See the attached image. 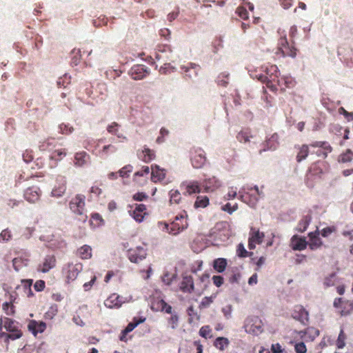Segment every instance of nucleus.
I'll use <instances>...</instances> for the list:
<instances>
[{"label":"nucleus","instance_id":"obj_1","mask_svg":"<svg viewBox=\"0 0 353 353\" xmlns=\"http://www.w3.org/2000/svg\"><path fill=\"white\" fill-rule=\"evenodd\" d=\"M187 218L188 214L185 211H183L181 214L176 216L174 220L170 224L166 223H159V224L163 226V230L176 235L188 228Z\"/></svg>","mask_w":353,"mask_h":353},{"label":"nucleus","instance_id":"obj_2","mask_svg":"<svg viewBox=\"0 0 353 353\" xmlns=\"http://www.w3.org/2000/svg\"><path fill=\"white\" fill-rule=\"evenodd\" d=\"M85 196L83 194H77L69 203V206L72 212L79 216V220L85 223L87 221L88 216L85 209Z\"/></svg>","mask_w":353,"mask_h":353},{"label":"nucleus","instance_id":"obj_3","mask_svg":"<svg viewBox=\"0 0 353 353\" xmlns=\"http://www.w3.org/2000/svg\"><path fill=\"white\" fill-rule=\"evenodd\" d=\"M4 328L8 332H6V343H9L10 340L14 341L19 339L23 335V332L19 327V323L8 317H5Z\"/></svg>","mask_w":353,"mask_h":353},{"label":"nucleus","instance_id":"obj_4","mask_svg":"<svg viewBox=\"0 0 353 353\" xmlns=\"http://www.w3.org/2000/svg\"><path fill=\"white\" fill-rule=\"evenodd\" d=\"M83 270V265L81 263H68L63 268L62 272L65 276L67 282L74 281L79 274Z\"/></svg>","mask_w":353,"mask_h":353},{"label":"nucleus","instance_id":"obj_5","mask_svg":"<svg viewBox=\"0 0 353 353\" xmlns=\"http://www.w3.org/2000/svg\"><path fill=\"white\" fill-rule=\"evenodd\" d=\"M190 161L194 168H203L207 161L205 151L201 148H192L190 150Z\"/></svg>","mask_w":353,"mask_h":353},{"label":"nucleus","instance_id":"obj_6","mask_svg":"<svg viewBox=\"0 0 353 353\" xmlns=\"http://www.w3.org/2000/svg\"><path fill=\"white\" fill-rule=\"evenodd\" d=\"M57 259L54 254H47L37 266V271L42 273H47L55 268Z\"/></svg>","mask_w":353,"mask_h":353},{"label":"nucleus","instance_id":"obj_7","mask_svg":"<svg viewBox=\"0 0 353 353\" xmlns=\"http://www.w3.org/2000/svg\"><path fill=\"white\" fill-rule=\"evenodd\" d=\"M310 148H316V150L312 151L311 153H315L318 157L325 159L327 154L332 152V147L325 141H315L310 144Z\"/></svg>","mask_w":353,"mask_h":353},{"label":"nucleus","instance_id":"obj_8","mask_svg":"<svg viewBox=\"0 0 353 353\" xmlns=\"http://www.w3.org/2000/svg\"><path fill=\"white\" fill-rule=\"evenodd\" d=\"M127 256L132 263H138L145 259L147 252L144 248L138 246L135 248L129 249Z\"/></svg>","mask_w":353,"mask_h":353},{"label":"nucleus","instance_id":"obj_9","mask_svg":"<svg viewBox=\"0 0 353 353\" xmlns=\"http://www.w3.org/2000/svg\"><path fill=\"white\" fill-rule=\"evenodd\" d=\"M279 45V49L284 57H296L297 50L293 46L290 45L285 36L280 39Z\"/></svg>","mask_w":353,"mask_h":353},{"label":"nucleus","instance_id":"obj_10","mask_svg":"<svg viewBox=\"0 0 353 353\" xmlns=\"http://www.w3.org/2000/svg\"><path fill=\"white\" fill-rule=\"evenodd\" d=\"M131 208H134V209L129 211L130 215L137 222H142L145 216L148 214L145 205L136 203Z\"/></svg>","mask_w":353,"mask_h":353},{"label":"nucleus","instance_id":"obj_11","mask_svg":"<svg viewBox=\"0 0 353 353\" xmlns=\"http://www.w3.org/2000/svg\"><path fill=\"white\" fill-rule=\"evenodd\" d=\"M148 74V68L144 65H135L129 71V74L134 80L142 79Z\"/></svg>","mask_w":353,"mask_h":353},{"label":"nucleus","instance_id":"obj_12","mask_svg":"<svg viewBox=\"0 0 353 353\" xmlns=\"http://www.w3.org/2000/svg\"><path fill=\"white\" fill-rule=\"evenodd\" d=\"M66 190V179L63 176L59 175L56 178V184L52 189V194L55 196H62Z\"/></svg>","mask_w":353,"mask_h":353},{"label":"nucleus","instance_id":"obj_13","mask_svg":"<svg viewBox=\"0 0 353 353\" xmlns=\"http://www.w3.org/2000/svg\"><path fill=\"white\" fill-rule=\"evenodd\" d=\"M276 87H279L281 92H285L287 88L290 89L295 86L296 81L290 76H283L276 81Z\"/></svg>","mask_w":353,"mask_h":353},{"label":"nucleus","instance_id":"obj_14","mask_svg":"<svg viewBox=\"0 0 353 353\" xmlns=\"http://www.w3.org/2000/svg\"><path fill=\"white\" fill-rule=\"evenodd\" d=\"M279 135L277 133H274L271 137L265 140L263 143V148L259 150V153L267 150H274L279 145Z\"/></svg>","mask_w":353,"mask_h":353},{"label":"nucleus","instance_id":"obj_15","mask_svg":"<svg viewBox=\"0 0 353 353\" xmlns=\"http://www.w3.org/2000/svg\"><path fill=\"white\" fill-rule=\"evenodd\" d=\"M221 182L215 176L205 179L202 182V186L205 192H214L221 186Z\"/></svg>","mask_w":353,"mask_h":353},{"label":"nucleus","instance_id":"obj_16","mask_svg":"<svg viewBox=\"0 0 353 353\" xmlns=\"http://www.w3.org/2000/svg\"><path fill=\"white\" fill-rule=\"evenodd\" d=\"M28 330L36 336L39 333H43L46 329V323L43 321L30 320L28 324Z\"/></svg>","mask_w":353,"mask_h":353},{"label":"nucleus","instance_id":"obj_17","mask_svg":"<svg viewBox=\"0 0 353 353\" xmlns=\"http://www.w3.org/2000/svg\"><path fill=\"white\" fill-rule=\"evenodd\" d=\"M41 191L39 188L32 186L27 188L24 192V198L30 203H35L40 198Z\"/></svg>","mask_w":353,"mask_h":353},{"label":"nucleus","instance_id":"obj_18","mask_svg":"<svg viewBox=\"0 0 353 353\" xmlns=\"http://www.w3.org/2000/svg\"><path fill=\"white\" fill-rule=\"evenodd\" d=\"M319 236V232L318 230L308 234L309 241L307 242V245L310 250H317L323 245V241Z\"/></svg>","mask_w":353,"mask_h":353},{"label":"nucleus","instance_id":"obj_19","mask_svg":"<svg viewBox=\"0 0 353 353\" xmlns=\"http://www.w3.org/2000/svg\"><path fill=\"white\" fill-rule=\"evenodd\" d=\"M307 241L305 238L300 237L298 235H294L290 240V246L293 250L301 251L306 248Z\"/></svg>","mask_w":353,"mask_h":353},{"label":"nucleus","instance_id":"obj_20","mask_svg":"<svg viewBox=\"0 0 353 353\" xmlns=\"http://www.w3.org/2000/svg\"><path fill=\"white\" fill-rule=\"evenodd\" d=\"M251 77L253 79H256L259 81L265 83L268 88H269L272 92L277 91V87L275 83H272V79H269L268 77L263 74H257L256 72H252L250 73Z\"/></svg>","mask_w":353,"mask_h":353},{"label":"nucleus","instance_id":"obj_21","mask_svg":"<svg viewBox=\"0 0 353 353\" xmlns=\"http://www.w3.org/2000/svg\"><path fill=\"white\" fill-rule=\"evenodd\" d=\"M151 170V179L153 182L162 181L165 178V170L160 168L159 165H152Z\"/></svg>","mask_w":353,"mask_h":353},{"label":"nucleus","instance_id":"obj_22","mask_svg":"<svg viewBox=\"0 0 353 353\" xmlns=\"http://www.w3.org/2000/svg\"><path fill=\"white\" fill-rule=\"evenodd\" d=\"M180 290L185 293H191L194 290V279L192 276H185L180 284Z\"/></svg>","mask_w":353,"mask_h":353},{"label":"nucleus","instance_id":"obj_23","mask_svg":"<svg viewBox=\"0 0 353 353\" xmlns=\"http://www.w3.org/2000/svg\"><path fill=\"white\" fill-rule=\"evenodd\" d=\"M122 303L121 297L118 294H112L106 300H105L104 305L108 308L113 309L120 307Z\"/></svg>","mask_w":353,"mask_h":353},{"label":"nucleus","instance_id":"obj_24","mask_svg":"<svg viewBox=\"0 0 353 353\" xmlns=\"http://www.w3.org/2000/svg\"><path fill=\"white\" fill-rule=\"evenodd\" d=\"M155 157V152L145 146L141 152H138L139 159L145 163L152 161L154 159Z\"/></svg>","mask_w":353,"mask_h":353},{"label":"nucleus","instance_id":"obj_25","mask_svg":"<svg viewBox=\"0 0 353 353\" xmlns=\"http://www.w3.org/2000/svg\"><path fill=\"white\" fill-rule=\"evenodd\" d=\"M310 144H303L301 145L295 146V148L297 150V154L296 157V160L297 162L300 163L306 159L310 152Z\"/></svg>","mask_w":353,"mask_h":353},{"label":"nucleus","instance_id":"obj_26","mask_svg":"<svg viewBox=\"0 0 353 353\" xmlns=\"http://www.w3.org/2000/svg\"><path fill=\"white\" fill-rule=\"evenodd\" d=\"M181 70H183V72L185 77H188L189 79H192L197 76L198 72L200 70V67L198 65L190 63V66L181 67Z\"/></svg>","mask_w":353,"mask_h":353},{"label":"nucleus","instance_id":"obj_27","mask_svg":"<svg viewBox=\"0 0 353 353\" xmlns=\"http://www.w3.org/2000/svg\"><path fill=\"white\" fill-rule=\"evenodd\" d=\"M261 68L264 69L263 70L265 72V75L268 76L269 79H272V83L276 82V79L279 78L278 73L279 72L276 65H270L265 68L262 67Z\"/></svg>","mask_w":353,"mask_h":353},{"label":"nucleus","instance_id":"obj_28","mask_svg":"<svg viewBox=\"0 0 353 353\" xmlns=\"http://www.w3.org/2000/svg\"><path fill=\"white\" fill-rule=\"evenodd\" d=\"M236 137L240 143H247L253 138V135L249 128H244L237 134Z\"/></svg>","mask_w":353,"mask_h":353},{"label":"nucleus","instance_id":"obj_29","mask_svg":"<svg viewBox=\"0 0 353 353\" xmlns=\"http://www.w3.org/2000/svg\"><path fill=\"white\" fill-rule=\"evenodd\" d=\"M77 255L83 260L91 259L92 256L91 247L88 245H83L77 250Z\"/></svg>","mask_w":353,"mask_h":353},{"label":"nucleus","instance_id":"obj_30","mask_svg":"<svg viewBox=\"0 0 353 353\" xmlns=\"http://www.w3.org/2000/svg\"><path fill=\"white\" fill-rule=\"evenodd\" d=\"M311 220L312 216L310 214L303 216L297 224L296 230L299 232H305L310 225Z\"/></svg>","mask_w":353,"mask_h":353},{"label":"nucleus","instance_id":"obj_31","mask_svg":"<svg viewBox=\"0 0 353 353\" xmlns=\"http://www.w3.org/2000/svg\"><path fill=\"white\" fill-rule=\"evenodd\" d=\"M29 263V255L26 257H17L12 260V265L16 271H19L23 267L27 266Z\"/></svg>","mask_w":353,"mask_h":353},{"label":"nucleus","instance_id":"obj_32","mask_svg":"<svg viewBox=\"0 0 353 353\" xmlns=\"http://www.w3.org/2000/svg\"><path fill=\"white\" fill-rule=\"evenodd\" d=\"M120 125L117 122H112L107 126L108 133L117 136L119 139H126V137L119 131Z\"/></svg>","mask_w":353,"mask_h":353},{"label":"nucleus","instance_id":"obj_33","mask_svg":"<svg viewBox=\"0 0 353 353\" xmlns=\"http://www.w3.org/2000/svg\"><path fill=\"white\" fill-rule=\"evenodd\" d=\"M227 265V260L224 258H218L213 261V268L219 273L225 271Z\"/></svg>","mask_w":353,"mask_h":353},{"label":"nucleus","instance_id":"obj_34","mask_svg":"<svg viewBox=\"0 0 353 353\" xmlns=\"http://www.w3.org/2000/svg\"><path fill=\"white\" fill-rule=\"evenodd\" d=\"M265 235L263 232H260L258 229L252 228L250 232V239L253 241L256 242L257 244H260L263 242V239Z\"/></svg>","mask_w":353,"mask_h":353},{"label":"nucleus","instance_id":"obj_35","mask_svg":"<svg viewBox=\"0 0 353 353\" xmlns=\"http://www.w3.org/2000/svg\"><path fill=\"white\" fill-rule=\"evenodd\" d=\"M89 158L90 156L85 152H77L74 156V163L77 165L83 166L87 163Z\"/></svg>","mask_w":353,"mask_h":353},{"label":"nucleus","instance_id":"obj_36","mask_svg":"<svg viewBox=\"0 0 353 353\" xmlns=\"http://www.w3.org/2000/svg\"><path fill=\"white\" fill-rule=\"evenodd\" d=\"M230 344V341L228 339L225 337H217L214 342V345L219 350L223 351Z\"/></svg>","mask_w":353,"mask_h":353},{"label":"nucleus","instance_id":"obj_37","mask_svg":"<svg viewBox=\"0 0 353 353\" xmlns=\"http://www.w3.org/2000/svg\"><path fill=\"white\" fill-rule=\"evenodd\" d=\"M145 321V317H139V319L134 317L132 322L129 323L126 327L124 329L125 332H132L138 325L143 323Z\"/></svg>","mask_w":353,"mask_h":353},{"label":"nucleus","instance_id":"obj_38","mask_svg":"<svg viewBox=\"0 0 353 353\" xmlns=\"http://www.w3.org/2000/svg\"><path fill=\"white\" fill-rule=\"evenodd\" d=\"M117 151V148L112 145H106L103 147L101 150L99 151V154L102 157H106L110 153H114Z\"/></svg>","mask_w":353,"mask_h":353},{"label":"nucleus","instance_id":"obj_39","mask_svg":"<svg viewBox=\"0 0 353 353\" xmlns=\"http://www.w3.org/2000/svg\"><path fill=\"white\" fill-rule=\"evenodd\" d=\"M186 192L189 194L199 193L201 192V185L198 181H192L186 186Z\"/></svg>","mask_w":353,"mask_h":353},{"label":"nucleus","instance_id":"obj_40","mask_svg":"<svg viewBox=\"0 0 353 353\" xmlns=\"http://www.w3.org/2000/svg\"><path fill=\"white\" fill-rule=\"evenodd\" d=\"M54 139L49 138L41 142L39 145L41 151L50 150L54 147Z\"/></svg>","mask_w":353,"mask_h":353},{"label":"nucleus","instance_id":"obj_41","mask_svg":"<svg viewBox=\"0 0 353 353\" xmlns=\"http://www.w3.org/2000/svg\"><path fill=\"white\" fill-rule=\"evenodd\" d=\"M209 205V199L206 196H199L194 203V207L198 208H205Z\"/></svg>","mask_w":353,"mask_h":353},{"label":"nucleus","instance_id":"obj_42","mask_svg":"<svg viewBox=\"0 0 353 353\" xmlns=\"http://www.w3.org/2000/svg\"><path fill=\"white\" fill-rule=\"evenodd\" d=\"M170 194V203L171 204L179 203L180 201L181 200V193L178 190H172L169 192Z\"/></svg>","mask_w":353,"mask_h":353},{"label":"nucleus","instance_id":"obj_43","mask_svg":"<svg viewBox=\"0 0 353 353\" xmlns=\"http://www.w3.org/2000/svg\"><path fill=\"white\" fill-rule=\"evenodd\" d=\"M353 312V302L347 301L343 303V306L340 313L342 316H345Z\"/></svg>","mask_w":353,"mask_h":353},{"label":"nucleus","instance_id":"obj_44","mask_svg":"<svg viewBox=\"0 0 353 353\" xmlns=\"http://www.w3.org/2000/svg\"><path fill=\"white\" fill-rule=\"evenodd\" d=\"M65 155L66 152L65 151V149L56 150L51 154L50 159L55 161H59Z\"/></svg>","mask_w":353,"mask_h":353},{"label":"nucleus","instance_id":"obj_45","mask_svg":"<svg viewBox=\"0 0 353 353\" xmlns=\"http://www.w3.org/2000/svg\"><path fill=\"white\" fill-rule=\"evenodd\" d=\"M211 333H212V329L210 328V327L209 325L202 326L199 330L200 336L205 339L211 338L212 337Z\"/></svg>","mask_w":353,"mask_h":353},{"label":"nucleus","instance_id":"obj_46","mask_svg":"<svg viewBox=\"0 0 353 353\" xmlns=\"http://www.w3.org/2000/svg\"><path fill=\"white\" fill-rule=\"evenodd\" d=\"M352 159L353 152L350 150H347L345 152L340 155L339 161L347 163L351 161Z\"/></svg>","mask_w":353,"mask_h":353},{"label":"nucleus","instance_id":"obj_47","mask_svg":"<svg viewBox=\"0 0 353 353\" xmlns=\"http://www.w3.org/2000/svg\"><path fill=\"white\" fill-rule=\"evenodd\" d=\"M346 339V336L344 333L343 329L341 330L340 333L339 334L338 339L336 340V346L339 349H341L344 347L345 345V341Z\"/></svg>","mask_w":353,"mask_h":353},{"label":"nucleus","instance_id":"obj_48","mask_svg":"<svg viewBox=\"0 0 353 353\" xmlns=\"http://www.w3.org/2000/svg\"><path fill=\"white\" fill-rule=\"evenodd\" d=\"M3 310L7 315H13L15 312L12 301L6 302L2 305Z\"/></svg>","mask_w":353,"mask_h":353},{"label":"nucleus","instance_id":"obj_49","mask_svg":"<svg viewBox=\"0 0 353 353\" xmlns=\"http://www.w3.org/2000/svg\"><path fill=\"white\" fill-rule=\"evenodd\" d=\"M132 166L131 165H126L123 167L119 171V174L121 177H128L129 174L132 172Z\"/></svg>","mask_w":353,"mask_h":353},{"label":"nucleus","instance_id":"obj_50","mask_svg":"<svg viewBox=\"0 0 353 353\" xmlns=\"http://www.w3.org/2000/svg\"><path fill=\"white\" fill-rule=\"evenodd\" d=\"M12 239L11 232L8 229L2 230L0 234V242L8 241Z\"/></svg>","mask_w":353,"mask_h":353},{"label":"nucleus","instance_id":"obj_51","mask_svg":"<svg viewBox=\"0 0 353 353\" xmlns=\"http://www.w3.org/2000/svg\"><path fill=\"white\" fill-rule=\"evenodd\" d=\"M238 209V204L235 203L234 205H232L230 203H228L225 205H223L221 207V210L223 211L227 212L229 214H232L234 211H236Z\"/></svg>","mask_w":353,"mask_h":353},{"label":"nucleus","instance_id":"obj_52","mask_svg":"<svg viewBox=\"0 0 353 353\" xmlns=\"http://www.w3.org/2000/svg\"><path fill=\"white\" fill-rule=\"evenodd\" d=\"M296 309L299 312V316H294V318L299 319H307L308 312L303 306H298L296 307Z\"/></svg>","mask_w":353,"mask_h":353},{"label":"nucleus","instance_id":"obj_53","mask_svg":"<svg viewBox=\"0 0 353 353\" xmlns=\"http://www.w3.org/2000/svg\"><path fill=\"white\" fill-rule=\"evenodd\" d=\"M236 13L239 17L244 20L248 19L249 17L248 12L244 7L242 6H239L236 8Z\"/></svg>","mask_w":353,"mask_h":353},{"label":"nucleus","instance_id":"obj_54","mask_svg":"<svg viewBox=\"0 0 353 353\" xmlns=\"http://www.w3.org/2000/svg\"><path fill=\"white\" fill-rule=\"evenodd\" d=\"M213 302V297L212 296H205L203 298L202 301H201L199 304V308H206L209 307L211 303Z\"/></svg>","mask_w":353,"mask_h":353},{"label":"nucleus","instance_id":"obj_55","mask_svg":"<svg viewBox=\"0 0 353 353\" xmlns=\"http://www.w3.org/2000/svg\"><path fill=\"white\" fill-rule=\"evenodd\" d=\"M161 303H164V300H157L152 303L151 309L155 311L163 312V305Z\"/></svg>","mask_w":353,"mask_h":353},{"label":"nucleus","instance_id":"obj_56","mask_svg":"<svg viewBox=\"0 0 353 353\" xmlns=\"http://www.w3.org/2000/svg\"><path fill=\"white\" fill-rule=\"evenodd\" d=\"M150 168L148 166H143L142 168L136 172L134 174V180H136L137 176H143L148 175L150 173Z\"/></svg>","mask_w":353,"mask_h":353},{"label":"nucleus","instance_id":"obj_57","mask_svg":"<svg viewBox=\"0 0 353 353\" xmlns=\"http://www.w3.org/2000/svg\"><path fill=\"white\" fill-rule=\"evenodd\" d=\"M338 112L340 114H343L347 121L353 120V112H347L343 107L339 108Z\"/></svg>","mask_w":353,"mask_h":353},{"label":"nucleus","instance_id":"obj_58","mask_svg":"<svg viewBox=\"0 0 353 353\" xmlns=\"http://www.w3.org/2000/svg\"><path fill=\"white\" fill-rule=\"evenodd\" d=\"M60 131L62 134H69L72 133L74 130V128L72 126H70L68 124L61 123L59 125Z\"/></svg>","mask_w":353,"mask_h":353},{"label":"nucleus","instance_id":"obj_59","mask_svg":"<svg viewBox=\"0 0 353 353\" xmlns=\"http://www.w3.org/2000/svg\"><path fill=\"white\" fill-rule=\"evenodd\" d=\"M58 312V307L57 305L51 306L48 312L46 313V317L52 319Z\"/></svg>","mask_w":353,"mask_h":353},{"label":"nucleus","instance_id":"obj_60","mask_svg":"<svg viewBox=\"0 0 353 353\" xmlns=\"http://www.w3.org/2000/svg\"><path fill=\"white\" fill-rule=\"evenodd\" d=\"M237 195L236 188L231 187L229 188L228 193L224 196L225 200H230L234 199Z\"/></svg>","mask_w":353,"mask_h":353},{"label":"nucleus","instance_id":"obj_61","mask_svg":"<svg viewBox=\"0 0 353 353\" xmlns=\"http://www.w3.org/2000/svg\"><path fill=\"white\" fill-rule=\"evenodd\" d=\"M168 323L172 329H176L178 326L179 316L177 314H172L168 319Z\"/></svg>","mask_w":353,"mask_h":353},{"label":"nucleus","instance_id":"obj_62","mask_svg":"<svg viewBox=\"0 0 353 353\" xmlns=\"http://www.w3.org/2000/svg\"><path fill=\"white\" fill-rule=\"evenodd\" d=\"M294 350L296 353H306L307 352V347L303 342L296 343Z\"/></svg>","mask_w":353,"mask_h":353},{"label":"nucleus","instance_id":"obj_63","mask_svg":"<svg viewBox=\"0 0 353 353\" xmlns=\"http://www.w3.org/2000/svg\"><path fill=\"white\" fill-rule=\"evenodd\" d=\"M165 53H166V51L165 49L163 50H159V52H156L155 59L157 61L162 60L163 61L164 64H165V62L168 59V57L167 56L166 57H165V56H164Z\"/></svg>","mask_w":353,"mask_h":353},{"label":"nucleus","instance_id":"obj_64","mask_svg":"<svg viewBox=\"0 0 353 353\" xmlns=\"http://www.w3.org/2000/svg\"><path fill=\"white\" fill-rule=\"evenodd\" d=\"M46 287L45 281L43 280H38L35 282L34 285V288L37 292H41L44 290Z\"/></svg>","mask_w":353,"mask_h":353}]
</instances>
